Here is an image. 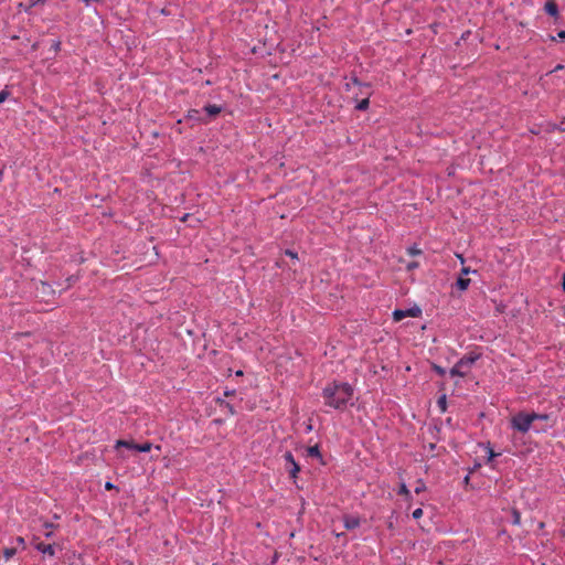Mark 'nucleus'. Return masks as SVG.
Wrapping results in <instances>:
<instances>
[{
    "mask_svg": "<svg viewBox=\"0 0 565 565\" xmlns=\"http://www.w3.org/2000/svg\"><path fill=\"white\" fill-rule=\"evenodd\" d=\"M397 494L403 495L406 500H411L412 499V493H411V491L408 490L407 486L404 482H402L399 484Z\"/></svg>",
    "mask_w": 565,
    "mask_h": 565,
    "instance_id": "obj_16",
    "label": "nucleus"
},
{
    "mask_svg": "<svg viewBox=\"0 0 565 565\" xmlns=\"http://www.w3.org/2000/svg\"><path fill=\"white\" fill-rule=\"evenodd\" d=\"M353 394V387L344 382L330 383L322 390L324 404L337 411H344L352 404Z\"/></svg>",
    "mask_w": 565,
    "mask_h": 565,
    "instance_id": "obj_1",
    "label": "nucleus"
},
{
    "mask_svg": "<svg viewBox=\"0 0 565 565\" xmlns=\"http://www.w3.org/2000/svg\"><path fill=\"white\" fill-rule=\"evenodd\" d=\"M284 460L285 467L288 470L290 478L296 479L298 472L300 471V466L296 461L294 455L290 451L285 452Z\"/></svg>",
    "mask_w": 565,
    "mask_h": 565,
    "instance_id": "obj_4",
    "label": "nucleus"
},
{
    "mask_svg": "<svg viewBox=\"0 0 565 565\" xmlns=\"http://www.w3.org/2000/svg\"><path fill=\"white\" fill-rule=\"evenodd\" d=\"M551 40L552 41H557V40H565V30H561L557 32L556 36H551Z\"/></svg>",
    "mask_w": 565,
    "mask_h": 565,
    "instance_id": "obj_28",
    "label": "nucleus"
},
{
    "mask_svg": "<svg viewBox=\"0 0 565 565\" xmlns=\"http://www.w3.org/2000/svg\"><path fill=\"white\" fill-rule=\"evenodd\" d=\"M505 308H507V306H505L504 303L500 302V303H498V305L495 306V312H497L498 315H501V313H503V312H504Z\"/></svg>",
    "mask_w": 565,
    "mask_h": 565,
    "instance_id": "obj_31",
    "label": "nucleus"
},
{
    "mask_svg": "<svg viewBox=\"0 0 565 565\" xmlns=\"http://www.w3.org/2000/svg\"><path fill=\"white\" fill-rule=\"evenodd\" d=\"M499 454L494 452L493 449L488 446V461L493 460Z\"/></svg>",
    "mask_w": 565,
    "mask_h": 565,
    "instance_id": "obj_30",
    "label": "nucleus"
},
{
    "mask_svg": "<svg viewBox=\"0 0 565 565\" xmlns=\"http://www.w3.org/2000/svg\"><path fill=\"white\" fill-rule=\"evenodd\" d=\"M534 420L535 416L531 413L520 412L511 418L510 425L514 430L525 434L531 429Z\"/></svg>",
    "mask_w": 565,
    "mask_h": 565,
    "instance_id": "obj_2",
    "label": "nucleus"
},
{
    "mask_svg": "<svg viewBox=\"0 0 565 565\" xmlns=\"http://www.w3.org/2000/svg\"><path fill=\"white\" fill-rule=\"evenodd\" d=\"M105 488L113 489V488H115V486L111 482H106Z\"/></svg>",
    "mask_w": 565,
    "mask_h": 565,
    "instance_id": "obj_42",
    "label": "nucleus"
},
{
    "mask_svg": "<svg viewBox=\"0 0 565 565\" xmlns=\"http://www.w3.org/2000/svg\"><path fill=\"white\" fill-rule=\"evenodd\" d=\"M2 553H3L4 561L8 562L18 553V548L17 547H7L3 550Z\"/></svg>",
    "mask_w": 565,
    "mask_h": 565,
    "instance_id": "obj_18",
    "label": "nucleus"
},
{
    "mask_svg": "<svg viewBox=\"0 0 565 565\" xmlns=\"http://www.w3.org/2000/svg\"><path fill=\"white\" fill-rule=\"evenodd\" d=\"M15 543L21 547V550H24L25 547V541L22 536L15 537Z\"/></svg>",
    "mask_w": 565,
    "mask_h": 565,
    "instance_id": "obj_33",
    "label": "nucleus"
},
{
    "mask_svg": "<svg viewBox=\"0 0 565 565\" xmlns=\"http://www.w3.org/2000/svg\"><path fill=\"white\" fill-rule=\"evenodd\" d=\"M285 254L294 259H297L298 258V255L296 252L291 250V249H286Z\"/></svg>",
    "mask_w": 565,
    "mask_h": 565,
    "instance_id": "obj_36",
    "label": "nucleus"
},
{
    "mask_svg": "<svg viewBox=\"0 0 565 565\" xmlns=\"http://www.w3.org/2000/svg\"><path fill=\"white\" fill-rule=\"evenodd\" d=\"M352 84L351 82L345 83L344 88L347 92L351 90Z\"/></svg>",
    "mask_w": 565,
    "mask_h": 565,
    "instance_id": "obj_40",
    "label": "nucleus"
},
{
    "mask_svg": "<svg viewBox=\"0 0 565 565\" xmlns=\"http://www.w3.org/2000/svg\"><path fill=\"white\" fill-rule=\"evenodd\" d=\"M217 404L222 407V408H225L231 415H234L235 414V408L232 404H230L228 402H225L224 399L222 398H217L216 399Z\"/></svg>",
    "mask_w": 565,
    "mask_h": 565,
    "instance_id": "obj_17",
    "label": "nucleus"
},
{
    "mask_svg": "<svg viewBox=\"0 0 565 565\" xmlns=\"http://www.w3.org/2000/svg\"><path fill=\"white\" fill-rule=\"evenodd\" d=\"M307 456L308 457H312V458H317V459H322V455L320 452V449H319V446L318 445H315V446H310L307 448Z\"/></svg>",
    "mask_w": 565,
    "mask_h": 565,
    "instance_id": "obj_14",
    "label": "nucleus"
},
{
    "mask_svg": "<svg viewBox=\"0 0 565 565\" xmlns=\"http://www.w3.org/2000/svg\"><path fill=\"white\" fill-rule=\"evenodd\" d=\"M521 522V515L518 510L512 511V523L519 525Z\"/></svg>",
    "mask_w": 565,
    "mask_h": 565,
    "instance_id": "obj_26",
    "label": "nucleus"
},
{
    "mask_svg": "<svg viewBox=\"0 0 565 565\" xmlns=\"http://www.w3.org/2000/svg\"><path fill=\"white\" fill-rule=\"evenodd\" d=\"M9 97V92L7 89H3L0 92V104H2L7 98Z\"/></svg>",
    "mask_w": 565,
    "mask_h": 565,
    "instance_id": "obj_32",
    "label": "nucleus"
},
{
    "mask_svg": "<svg viewBox=\"0 0 565 565\" xmlns=\"http://www.w3.org/2000/svg\"><path fill=\"white\" fill-rule=\"evenodd\" d=\"M469 285H470L469 278L459 277L456 281L457 288L461 291L468 289Z\"/></svg>",
    "mask_w": 565,
    "mask_h": 565,
    "instance_id": "obj_15",
    "label": "nucleus"
},
{
    "mask_svg": "<svg viewBox=\"0 0 565 565\" xmlns=\"http://www.w3.org/2000/svg\"><path fill=\"white\" fill-rule=\"evenodd\" d=\"M44 527L46 529V531L43 533V535L46 539H50L53 535L52 529L54 527V525L52 523L46 522L44 523Z\"/></svg>",
    "mask_w": 565,
    "mask_h": 565,
    "instance_id": "obj_25",
    "label": "nucleus"
},
{
    "mask_svg": "<svg viewBox=\"0 0 565 565\" xmlns=\"http://www.w3.org/2000/svg\"><path fill=\"white\" fill-rule=\"evenodd\" d=\"M449 374L451 377L459 376L465 377L467 375V369L465 365H460V360L450 369Z\"/></svg>",
    "mask_w": 565,
    "mask_h": 565,
    "instance_id": "obj_9",
    "label": "nucleus"
},
{
    "mask_svg": "<svg viewBox=\"0 0 565 565\" xmlns=\"http://www.w3.org/2000/svg\"><path fill=\"white\" fill-rule=\"evenodd\" d=\"M437 406L439 407L441 413H445L447 411V398L445 394L438 398Z\"/></svg>",
    "mask_w": 565,
    "mask_h": 565,
    "instance_id": "obj_19",
    "label": "nucleus"
},
{
    "mask_svg": "<svg viewBox=\"0 0 565 565\" xmlns=\"http://www.w3.org/2000/svg\"><path fill=\"white\" fill-rule=\"evenodd\" d=\"M203 111L206 113V115L209 117L207 119L210 120V118H214L218 114H221L222 107L218 106V105L210 104V105H206V106L203 107Z\"/></svg>",
    "mask_w": 565,
    "mask_h": 565,
    "instance_id": "obj_10",
    "label": "nucleus"
},
{
    "mask_svg": "<svg viewBox=\"0 0 565 565\" xmlns=\"http://www.w3.org/2000/svg\"><path fill=\"white\" fill-rule=\"evenodd\" d=\"M188 118L192 120L200 121L202 124H207L209 119L201 116V111L199 109H190L188 111Z\"/></svg>",
    "mask_w": 565,
    "mask_h": 565,
    "instance_id": "obj_11",
    "label": "nucleus"
},
{
    "mask_svg": "<svg viewBox=\"0 0 565 565\" xmlns=\"http://www.w3.org/2000/svg\"><path fill=\"white\" fill-rule=\"evenodd\" d=\"M554 426V423H550L548 425H546L545 427H542V428H535V431H546L548 428H552Z\"/></svg>",
    "mask_w": 565,
    "mask_h": 565,
    "instance_id": "obj_37",
    "label": "nucleus"
},
{
    "mask_svg": "<svg viewBox=\"0 0 565 565\" xmlns=\"http://www.w3.org/2000/svg\"><path fill=\"white\" fill-rule=\"evenodd\" d=\"M563 67L564 66L562 64H558L555 66V68L553 71L556 72V71L563 70Z\"/></svg>",
    "mask_w": 565,
    "mask_h": 565,
    "instance_id": "obj_43",
    "label": "nucleus"
},
{
    "mask_svg": "<svg viewBox=\"0 0 565 565\" xmlns=\"http://www.w3.org/2000/svg\"><path fill=\"white\" fill-rule=\"evenodd\" d=\"M393 518H394V512L392 513V515L388 518V521H387V529L393 531L394 530V521H393Z\"/></svg>",
    "mask_w": 565,
    "mask_h": 565,
    "instance_id": "obj_35",
    "label": "nucleus"
},
{
    "mask_svg": "<svg viewBox=\"0 0 565 565\" xmlns=\"http://www.w3.org/2000/svg\"><path fill=\"white\" fill-rule=\"evenodd\" d=\"M532 416H535V420H542V422H551V415L550 414H537V413H531Z\"/></svg>",
    "mask_w": 565,
    "mask_h": 565,
    "instance_id": "obj_23",
    "label": "nucleus"
},
{
    "mask_svg": "<svg viewBox=\"0 0 565 565\" xmlns=\"http://www.w3.org/2000/svg\"><path fill=\"white\" fill-rule=\"evenodd\" d=\"M151 448H152V444L149 441H146V443L139 444V446L136 447V451L148 452L151 450Z\"/></svg>",
    "mask_w": 565,
    "mask_h": 565,
    "instance_id": "obj_21",
    "label": "nucleus"
},
{
    "mask_svg": "<svg viewBox=\"0 0 565 565\" xmlns=\"http://www.w3.org/2000/svg\"><path fill=\"white\" fill-rule=\"evenodd\" d=\"M562 288H563V291L565 292V273L563 275Z\"/></svg>",
    "mask_w": 565,
    "mask_h": 565,
    "instance_id": "obj_44",
    "label": "nucleus"
},
{
    "mask_svg": "<svg viewBox=\"0 0 565 565\" xmlns=\"http://www.w3.org/2000/svg\"><path fill=\"white\" fill-rule=\"evenodd\" d=\"M343 525L347 530H354L361 525V518L358 515L345 514Z\"/></svg>",
    "mask_w": 565,
    "mask_h": 565,
    "instance_id": "obj_5",
    "label": "nucleus"
},
{
    "mask_svg": "<svg viewBox=\"0 0 565 565\" xmlns=\"http://www.w3.org/2000/svg\"><path fill=\"white\" fill-rule=\"evenodd\" d=\"M461 273L462 275H468L469 273H471V270L468 267H462Z\"/></svg>",
    "mask_w": 565,
    "mask_h": 565,
    "instance_id": "obj_38",
    "label": "nucleus"
},
{
    "mask_svg": "<svg viewBox=\"0 0 565 565\" xmlns=\"http://www.w3.org/2000/svg\"><path fill=\"white\" fill-rule=\"evenodd\" d=\"M352 86H359L360 88H370L371 84L369 83H362L358 79V77H351L350 79Z\"/></svg>",
    "mask_w": 565,
    "mask_h": 565,
    "instance_id": "obj_22",
    "label": "nucleus"
},
{
    "mask_svg": "<svg viewBox=\"0 0 565 565\" xmlns=\"http://www.w3.org/2000/svg\"><path fill=\"white\" fill-rule=\"evenodd\" d=\"M480 355L475 353H469L460 359V365H465L467 369V373L471 369V366L479 360Z\"/></svg>",
    "mask_w": 565,
    "mask_h": 565,
    "instance_id": "obj_7",
    "label": "nucleus"
},
{
    "mask_svg": "<svg viewBox=\"0 0 565 565\" xmlns=\"http://www.w3.org/2000/svg\"><path fill=\"white\" fill-rule=\"evenodd\" d=\"M335 535H337V537H341V536H344V533H338Z\"/></svg>",
    "mask_w": 565,
    "mask_h": 565,
    "instance_id": "obj_46",
    "label": "nucleus"
},
{
    "mask_svg": "<svg viewBox=\"0 0 565 565\" xmlns=\"http://www.w3.org/2000/svg\"><path fill=\"white\" fill-rule=\"evenodd\" d=\"M418 266H419V264L417 262H411L406 265V269L411 271V270L418 268Z\"/></svg>",
    "mask_w": 565,
    "mask_h": 565,
    "instance_id": "obj_34",
    "label": "nucleus"
},
{
    "mask_svg": "<svg viewBox=\"0 0 565 565\" xmlns=\"http://www.w3.org/2000/svg\"><path fill=\"white\" fill-rule=\"evenodd\" d=\"M234 394H235V391H234V390H232V391H225V392H224V396H232V395H234Z\"/></svg>",
    "mask_w": 565,
    "mask_h": 565,
    "instance_id": "obj_39",
    "label": "nucleus"
},
{
    "mask_svg": "<svg viewBox=\"0 0 565 565\" xmlns=\"http://www.w3.org/2000/svg\"><path fill=\"white\" fill-rule=\"evenodd\" d=\"M433 370L436 372V374H438L439 376H445L446 375V370L444 367H441L440 365H437V364H434L433 365Z\"/></svg>",
    "mask_w": 565,
    "mask_h": 565,
    "instance_id": "obj_27",
    "label": "nucleus"
},
{
    "mask_svg": "<svg viewBox=\"0 0 565 565\" xmlns=\"http://www.w3.org/2000/svg\"><path fill=\"white\" fill-rule=\"evenodd\" d=\"M425 490H426L425 482L422 479L417 480V484L414 490L415 493L419 494V493L424 492Z\"/></svg>",
    "mask_w": 565,
    "mask_h": 565,
    "instance_id": "obj_24",
    "label": "nucleus"
},
{
    "mask_svg": "<svg viewBox=\"0 0 565 565\" xmlns=\"http://www.w3.org/2000/svg\"><path fill=\"white\" fill-rule=\"evenodd\" d=\"M422 315V310L419 307L415 306L408 309H396L393 311V320L398 322L406 317L417 318Z\"/></svg>",
    "mask_w": 565,
    "mask_h": 565,
    "instance_id": "obj_3",
    "label": "nucleus"
},
{
    "mask_svg": "<svg viewBox=\"0 0 565 565\" xmlns=\"http://www.w3.org/2000/svg\"><path fill=\"white\" fill-rule=\"evenodd\" d=\"M371 95H372V92L367 90L365 93V97L356 103L355 108L358 110H361V111L366 110L369 108V106H370V97H371Z\"/></svg>",
    "mask_w": 565,
    "mask_h": 565,
    "instance_id": "obj_12",
    "label": "nucleus"
},
{
    "mask_svg": "<svg viewBox=\"0 0 565 565\" xmlns=\"http://www.w3.org/2000/svg\"><path fill=\"white\" fill-rule=\"evenodd\" d=\"M422 253H423V252H422V249H420L416 244H414V245H412V246L407 247V254H408L409 256H412V257H414V256H418V255H420Z\"/></svg>",
    "mask_w": 565,
    "mask_h": 565,
    "instance_id": "obj_20",
    "label": "nucleus"
},
{
    "mask_svg": "<svg viewBox=\"0 0 565 565\" xmlns=\"http://www.w3.org/2000/svg\"><path fill=\"white\" fill-rule=\"evenodd\" d=\"M544 11H545L548 15H551V17H553V18H555V19L559 18V10H558V6H557V4L555 3V1H553V0H548V1H546V2H545V4H544Z\"/></svg>",
    "mask_w": 565,
    "mask_h": 565,
    "instance_id": "obj_8",
    "label": "nucleus"
},
{
    "mask_svg": "<svg viewBox=\"0 0 565 565\" xmlns=\"http://www.w3.org/2000/svg\"><path fill=\"white\" fill-rule=\"evenodd\" d=\"M35 550L40 553L53 557L55 555V550L52 544H45L43 542H39L34 545Z\"/></svg>",
    "mask_w": 565,
    "mask_h": 565,
    "instance_id": "obj_6",
    "label": "nucleus"
},
{
    "mask_svg": "<svg viewBox=\"0 0 565 565\" xmlns=\"http://www.w3.org/2000/svg\"><path fill=\"white\" fill-rule=\"evenodd\" d=\"M422 515H423V509H422V508H417V509H415V510L413 511V513H412V516H413V519H415V520L420 519V518H422Z\"/></svg>",
    "mask_w": 565,
    "mask_h": 565,
    "instance_id": "obj_29",
    "label": "nucleus"
},
{
    "mask_svg": "<svg viewBox=\"0 0 565 565\" xmlns=\"http://www.w3.org/2000/svg\"><path fill=\"white\" fill-rule=\"evenodd\" d=\"M235 374H236V376H242L243 375V371L238 370Z\"/></svg>",
    "mask_w": 565,
    "mask_h": 565,
    "instance_id": "obj_45",
    "label": "nucleus"
},
{
    "mask_svg": "<svg viewBox=\"0 0 565 565\" xmlns=\"http://www.w3.org/2000/svg\"><path fill=\"white\" fill-rule=\"evenodd\" d=\"M138 446H139V444H136L134 441L120 439V440L116 441L115 448L118 449L120 447H124V448H127V449L136 451V447H138Z\"/></svg>",
    "mask_w": 565,
    "mask_h": 565,
    "instance_id": "obj_13",
    "label": "nucleus"
},
{
    "mask_svg": "<svg viewBox=\"0 0 565 565\" xmlns=\"http://www.w3.org/2000/svg\"><path fill=\"white\" fill-rule=\"evenodd\" d=\"M360 94L364 95L365 96V93L369 90L371 92V87L370 88H360Z\"/></svg>",
    "mask_w": 565,
    "mask_h": 565,
    "instance_id": "obj_41",
    "label": "nucleus"
}]
</instances>
